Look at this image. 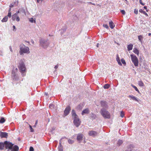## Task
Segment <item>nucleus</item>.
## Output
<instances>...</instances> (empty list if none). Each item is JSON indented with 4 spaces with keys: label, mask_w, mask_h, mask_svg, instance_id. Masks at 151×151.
I'll list each match as a JSON object with an SVG mask.
<instances>
[{
    "label": "nucleus",
    "mask_w": 151,
    "mask_h": 151,
    "mask_svg": "<svg viewBox=\"0 0 151 151\" xmlns=\"http://www.w3.org/2000/svg\"><path fill=\"white\" fill-rule=\"evenodd\" d=\"M5 121V119L3 117H1L0 118V123H3Z\"/></svg>",
    "instance_id": "obj_27"
},
{
    "label": "nucleus",
    "mask_w": 151,
    "mask_h": 151,
    "mask_svg": "<svg viewBox=\"0 0 151 151\" xmlns=\"http://www.w3.org/2000/svg\"><path fill=\"white\" fill-rule=\"evenodd\" d=\"M133 45L132 44L129 45L127 47V50L128 51L132 50V49Z\"/></svg>",
    "instance_id": "obj_22"
},
{
    "label": "nucleus",
    "mask_w": 151,
    "mask_h": 151,
    "mask_svg": "<svg viewBox=\"0 0 151 151\" xmlns=\"http://www.w3.org/2000/svg\"><path fill=\"white\" fill-rule=\"evenodd\" d=\"M100 113L104 118L109 119L110 117L109 112L104 108H102L101 109Z\"/></svg>",
    "instance_id": "obj_3"
},
{
    "label": "nucleus",
    "mask_w": 151,
    "mask_h": 151,
    "mask_svg": "<svg viewBox=\"0 0 151 151\" xmlns=\"http://www.w3.org/2000/svg\"><path fill=\"white\" fill-rule=\"evenodd\" d=\"M148 35H149V36H151V33H149L148 34Z\"/></svg>",
    "instance_id": "obj_55"
},
{
    "label": "nucleus",
    "mask_w": 151,
    "mask_h": 151,
    "mask_svg": "<svg viewBox=\"0 0 151 151\" xmlns=\"http://www.w3.org/2000/svg\"><path fill=\"white\" fill-rule=\"evenodd\" d=\"M138 39L139 40V41L142 43V40L143 39V37L142 35H139L138 36Z\"/></svg>",
    "instance_id": "obj_30"
},
{
    "label": "nucleus",
    "mask_w": 151,
    "mask_h": 151,
    "mask_svg": "<svg viewBox=\"0 0 151 151\" xmlns=\"http://www.w3.org/2000/svg\"><path fill=\"white\" fill-rule=\"evenodd\" d=\"M89 112V110L88 109H84L82 112V114L83 115L85 114H88Z\"/></svg>",
    "instance_id": "obj_19"
},
{
    "label": "nucleus",
    "mask_w": 151,
    "mask_h": 151,
    "mask_svg": "<svg viewBox=\"0 0 151 151\" xmlns=\"http://www.w3.org/2000/svg\"><path fill=\"white\" fill-rule=\"evenodd\" d=\"M13 30L14 31H15V30H14V29H15V30H16V28L15 26L14 25H13Z\"/></svg>",
    "instance_id": "obj_46"
},
{
    "label": "nucleus",
    "mask_w": 151,
    "mask_h": 151,
    "mask_svg": "<svg viewBox=\"0 0 151 151\" xmlns=\"http://www.w3.org/2000/svg\"><path fill=\"white\" fill-rule=\"evenodd\" d=\"M58 68V66L57 65H56L55 66V69H57V68Z\"/></svg>",
    "instance_id": "obj_48"
},
{
    "label": "nucleus",
    "mask_w": 151,
    "mask_h": 151,
    "mask_svg": "<svg viewBox=\"0 0 151 151\" xmlns=\"http://www.w3.org/2000/svg\"><path fill=\"white\" fill-rule=\"evenodd\" d=\"M101 105L102 107H106L107 106V103L105 101H102L101 102Z\"/></svg>",
    "instance_id": "obj_23"
},
{
    "label": "nucleus",
    "mask_w": 151,
    "mask_h": 151,
    "mask_svg": "<svg viewBox=\"0 0 151 151\" xmlns=\"http://www.w3.org/2000/svg\"><path fill=\"white\" fill-rule=\"evenodd\" d=\"M63 138H62L61 139V140L62 139H63Z\"/></svg>",
    "instance_id": "obj_59"
},
{
    "label": "nucleus",
    "mask_w": 151,
    "mask_h": 151,
    "mask_svg": "<svg viewBox=\"0 0 151 151\" xmlns=\"http://www.w3.org/2000/svg\"><path fill=\"white\" fill-rule=\"evenodd\" d=\"M43 0H37V2L38 3H39L40 2H42Z\"/></svg>",
    "instance_id": "obj_47"
},
{
    "label": "nucleus",
    "mask_w": 151,
    "mask_h": 151,
    "mask_svg": "<svg viewBox=\"0 0 151 151\" xmlns=\"http://www.w3.org/2000/svg\"><path fill=\"white\" fill-rule=\"evenodd\" d=\"M121 12L122 13V14L124 15L125 14V12L124 10H122L121 11Z\"/></svg>",
    "instance_id": "obj_42"
},
{
    "label": "nucleus",
    "mask_w": 151,
    "mask_h": 151,
    "mask_svg": "<svg viewBox=\"0 0 151 151\" xmlns=\"http://www.w3.org/2000/svg\"><path fill=\"white\" fill-rule=\"evenodd\" d=\"M138 84L140 86H143L144 85L142 82L141 81H139L138 82Z\"/></svg>",
    "instance_id": "obj_33"
},
{
    "label": "nucleus",
    "mask_w": 151,
    "mask_h": 151,
    "mask_svg": "<svg viewBox=\"0 0 151 151\" xmlns=\"http://www.w3.org/2000/svg\"><path fill=\"white\" fill-rule=\"evenodd\" d=\"M85 142H86L84 140L83 141V143H85Z\"/></svg>",
    "instance_id": "obj_58"
},
{
    "label": "nucleus",
    "mask_w": 151,
    "mask_h": 151,
    "mask_svg": "<svg viewBox=\"0 0 151 151\" xmlns=\"http://www.w3.org/2000/svg\"><path fill=\"white\" fill-rule=\"evenodd\" d=\"M5 148L6 149H9L10 150L13 145V144L12 143L7 141H5Z\"/></svg>",
    "instance_id": "obj_8"
},
{
    "label": "nucleus",
    "mask_w": 151,
    "mask_h": 151,
    "mask_svg": "<svg viewBox=\"0 0 151 151\" xmlns=\"http://www.w3.org/2000/svg\"><path fill=\"white\" fill-rule=\"evenodd\" d=\"M124 114L123 113V112L122 111L121 112V116H120L122 117H123L124 116Z\"/></svg>",
    "instance_id": "obj_43"
},
{
    "label": "nucleus",
    "mask_w": 151,
    "mask_h": 151,
    "mask_svg": "<svg viewBox=\"0 0 151 151\" xmlns=\"http://www.w3.org/2000/svg\"><path fill=\"white\" fill-rule=\"evenodd\" d=\"M12 19L13 21H16L17 22L20 21V18L17 14H14L12 16Z\"/></svg>",
    "instance_id": "obj_9"
},
{
    "label": "nucleus",
    "mask_w": 151,
    "mask_h": 151,
    "mask_svg": "<svg viewBox=\"0 0 151 151\" xmlns=\"http://www.w3.org/2000/svg\"><path fill=\"white\" fill-rule=\"evenodd\" d=\"M68 142L69 144H72L74 142L73 140L70 139H68Z\"/></svg>",
    "instance_id": "obj_34"
},
{
    "label": "nucleus",
    "mask_w": 151,
    "mask_h": 151,
    "mask_svg": "<svg viewBox=\"0 0 151 151\" xmlns=\"http://www.w3.org/2000/svg\"><path fill=\"white\" fill-rule=\"evenodd\" d=\"M139 12L141 13H143L145 15L148 16L147 14L145 11H143L142 9H140L139 10Z\"/></svg>",
    "instance_id": "obj_29"
},
{
    "label": "nucleus",
    "mask_w": 151,
    "mask_h": 151,
    "mask_svg": "<svg viewBox=\"0 0 151 151\" xmlns=\"http://www.w3.org/2000/svg\"><path fill=\"white\" fill-rule=\"evenodd\" d=\"M110 87V85L108 84H105L104 86V88L105 89L108 88Z\"/></svg>",
    "instance_id": "obj_31"
},
{
    "label": "nucleus",
    "mask_w": 151,
    "mask_h": 151,
    "mask_svg": "<svg viewBox=\"0 0 151 151\" xmlns=\"http://www.w3.org/2000/svg\"><path fill=\"white\" fill-rule=\"evenodd\" d=\"M37 120H36V121L35 124H36V125L37 124Z\"/></svg>",
    "instance_id": "obj_53"
},
{
    "label": "nucleus",
    "mask_w": 151,
    "mask_h": 151,
    "mask_svg": "<svg viewBox=\"0 0 151 151\" xmlns=\"http://www.w3.org/2000/svg\"><path fill=\"white\" fill-rule=\"evenodd\" d=\"M72 114L73 118V123L77 127H78L80 125L81 121L78 117V116L76 114L75 111L73 110L72 111Z\"/></svg>",
    "instance_id": "obj_2"
},
{
    "label": "nucleus",
    "mask_w": 151,
    "mask_h": 151,
    "mask_svg": "<svg viewBox=\"0 0 151 151\" xmlns=\"http://www.w3.org/2000/svg\"><path fill=\"white\" fill-rule=\"evenodd\" d=\"M125 1H127V0H125Z\"/></svg>",
    "instance_id": "obj_61"
},
{
    "label": "nucleus",
    "mask_w": 151,
    "mask_h": 151,
    "mask_svg": "<svg viewBox=\"0 0 151 151\" xmlns=\"http://www.w3.org/2000/svg\"><path fill=\"white\" fill-rule=\"evenodd\" d=\"M55 106L53 104H51L49 105V107L50 109H52L54 108Z\"/></svg>",
    "instance_id": "obj_35"
},
{
    "label": "nucleus",
    "mask_w": 151,
    "mask_h": 151,
    "mask_svg": "<svg viewBox=\"0 0 151 151\" xmlns=\"http://www.w3.org/2000/svg\"><path fill=\"white\" fill-rule=\"evenodd\" d=\"M89 136L94 137L98 135V133L94 131H89L88 133Z\"/></svg>",
    "instance_id": "obj_10"
},
{
    "label": "nucleus",
    "mask_w": 151,
    "mask_h": 151,
    "mask_svg": "<svg viewBox=\"0 0 151 151\" xmlns=\"http://www.w3.org/2000/svg\"><path fill=\"white\" fill-rule=\"evenodd\" d=\"M13 5H11L10 6V8L13 7Z\"/></svg>",
    "instance_id": "obj_54"
},
{
    "label": "nucleus",
    "mask_w": 151,
    "mask_h": 151,
    "mask_svg": "<svg viewBox=\"0 0 151 151\" xmlns=\"http://www.w3.org/2000/svg\"><path fill=\"white\" fill-rule=\"evenodd\" d=\"M8 18L7 16L5 17L1 21L2 22H5L7 21Z\"/></svg>",
    "instance_id": "obj_26"
},
{
    "label": "nucleus",
    "mask_w": 151,
    "mask_h": 151,
    "mask_svg": "<svg viewBox=\"0 0 151 151\" xmlns=\"http://www.w3.org/2000/svg\"><path fill=\"white\" fill-rule=\"evenodd\" d=\"M139 2L143 6L145 5V4L142 2V0H139Z\"/></svg>",
    "instance_id": "obj_44"
},
{
    "label": "nucleus",
    "mask_w": 151,
    "mask_h": 151,
    "mask_svg": "<svg viewBox=\"0 0 151 151\" xmlns=\"http://www.w3.org/2000/svg\"><path fill=\"white\" fill-rule=\"evenodd\" d=\"M99 43H97V45H96V47H99Z\"/></svg>",
    "instance_id": "obj_51"
},
{
    "label": "nucleus",
    "mask_w": 151,
    "mask_h": 151,
    "mask_svg": "<svg viewBox=\"0 0 151 151\" xmlns=\"http://www.w3.org/2000/svg\"><path fill=\"white\" fill-rule=\"evenodd\" d=\"M0 135L1 137H6L7 136V133L5 132H1Z\"/></svg>",
    "instance_id": "obj_13"
},
{
    "label": "nucleus",
    "mask_w": 151,
    "mask_h": 151,
    "mask_svg": "<svg viewBox=\"0 0 151 151\" xmlns=\"http://www.w3.org/2000/svg\"><path fill=\"white\" fill-rule=\"evenodd\" d=\"M34 149L32 147H30L29 148V151H34Z\"/></svg>",
    "instance_id": "obj_40"
},
{
    "label": "nucleus",
    "mask_w": 151,
    "mask_h": 151,
    "mask_svg": "<svg viewBox=\"0 0 151 151\" xmlns=\"http://www.w3.org/2000/svg\"><path fill=\"white\" fill-rule=\"evenodd\" d=\"M134 13L135 14H138V10L137 9H134Z\"/></svg>",
    "instance_id": "obj_39"
},
{
    "label": "nucleus",
    "mask_w": 151,
    "mask_h": 151,
    "mask_svg": "<svg viewBox=\"0 0 151 151\" xmlns=\"http://www.w3.org/2000/svg\"><path fill=\"white\" fill-rule=\"evenodd\" d=\"M20 13V12L19 11H18L15 14H18L19 13Z\"/></svg>",
    "instance_id": "obj_49"
},
{
    "label": "nucleus",
    "mask_w": 151,
    "mask_h": 151,
    "mask_svg": "<svg viewBox=\"0 0 151 151\" xmlns=\"http://www.w3.org/2000/svg\"><path fill=\"white\" fill-rule=\"evenodd\" d=\"M5 146V142H0V150H2L4 149V146Z\"/></svg>",
    "instance_id": "obj_18"
},
{
    "label": "nucleus",
    "mask_w": 151,
    "mask_h": 151,
    "mask_svg": "<svg viewBox=\"0 0 151 151\" xmlns=\"http://www.w3.org/2000/svg\"><path fill=\"white\" fill-rule=\"evenodd\" d=\"M28 42V43H29V42Z\"/></svg>",
    "instance_id": "obj_60"
},
{
    "label": "nucleus",
    "mask_w": 151,
    "mask_h": 151,
    "mask_svg": "<svg viewBox=\"0 0 151 151\" xmlns=\"http://www.w3.org/2000/svg\"><path fill=\"white\" fill-rule=\"evenodd\" d=\"M84 105L82 104H81L78 106L76 107V109L78 110L81 109L83 107Z\"/></svg>",
    "instance_id": "obj_17"
},
{
    "label": "nucleus",
    "mask_w": 151,
    "mask_h": 151,
    "mask_svg": "<svg viewBox=\"0 0 151 151\" xmlns=\"http://www.w3.org/2000/svg\"><path fill=\"white\" fill-rule=\"evenodd\" d=\"M10 150H11V151H18L19 148L17 146L15 145L13 146L12 147V149H11Z\"/></svg>",
    "instance_id": "obj_12"
},
{
    "label": "nucleus",
    "mask_w": 151,
    "mask_h": 151,
    "mask_svg": "<svg viewBox=\"0 0 151 151\" xmlns=\"http://www.w3.org/2000/svg\"><path fill=\"white\" fill-rule=\"evenodd\" d=\"M70 109V107L69 106H68L65 108L64 111V115L65 116H67L69 114Z\"/></svg>",
    "instance_id": "obj_11"
},
{
    "label": "nucleus",
    "mask_w": 151,
    "mask_h": 151,
    "mask_svg": "<svg viewBox=\"0 0 151 151\" xmlns=\"http://www.w3.org/2000/svg\"><path fill=\"white\" fill-rule=\"evenodd\" d=\"M103 26L106 29H108L109 28V26L106 24H104Z\"/></svg>",
    "instance_id": "obj_38"
},
{
    "label": "nucleus",
    "mask_w": 151,
    "mask_h": 151,
    "mask_svg": "<svg viewBox=\"0 0 151 151\" xmlns=\"http://www.w3.org/2000/svg\"><path fill=\"white\" fill-rule=\"evenodd\" d=\"M123 143V141L122 140H119L117 142V145L118 146L120 145Z\"/></svg>",
    "instance_id": "obj_28"
},
{
    "label": "nucleus",
    "mask_w": 151,
    "mask_h": 151,
    "mask_svg": "<svg viewBox=\"0 0 151 151\" xmlns=\"http://www.w3.org/2000/svg\"><path fill=\"white\" fill-rule=\"evenodd\" d=\"M11 8H10L9 10V11H10V12H11Z\"/></svg>",
    "instance_id": "obj_57"
},
{
    "label": "nucleus",
    "mask_w": 151,
    "mask_h": 151,
    "mask_svg": "<svg viewBox=\"0 0 151 151\" xmlns=\"http://www.w3.org/2000/svg\"><path fill=\"white\" fill-rule=\"evenodd\" d=\"M91 116L92 119H93L96 118V115L93 113H91Z\"/></svg>",
    "instance_id": "obj_25"
},
{
    "label": "nucleus",
    "mask_w": 151,
    "mask_h": 151,
    "mask_svg": "<svg viewBox=\"0 0 151 151\" xmlns=\"http://www.w3.org/2000/svg\"><path fill=\"white\" fill-rule=\"evenodd\" d=\"M121 61L123 64H124V65H125L126 64L125 61L124 60V59H123V58L122 59H121Z\"/></svg>",
    "instance_id": "obj_36"
},
{
    "label": "nucleus",
    "mask_w": 151,
    "mask_h": 151,
    "mask_svg": "<svg viewBox=\"0 0 151 151\" xmlns=\"http://www.w3.org/2000/svg\"><path fill=\"white\" fill-rule=\"evenodd\" d=\"M109 27L111 29H113L115 25L112 21H110L109 22Z\"/></svg>",
    "instance_id": "obj_16"
},
{
    "label": "nucleus",
    "mask_w": 151,
    "mask_h": 151,
    "mask_svg": "<svg viewBox=\"0 0 151 151\" xmlns=\"http://www.w3.org/2000/svg\"><path fill=\"white\" fill-rule=\"evenodd\" d=\"M133 51L135 54L137 55H139V51L136 48H134L133 49Z\"/></svg>",
    "instance_id": "obj_20"
},
{
    "label": "nucleus",
    "mask_w": 151,
    "mask_h": 151,
    "mask_svg": "<svg viewBox=\"0 0 151 151\" xmlns=\"http://www.w3.org/2000/svg\"><path fill=\"white\" fill-rule=\"evenodd\" d=\"M11 16V12H10V11H9V13H8V16L9 17H10Z\"/></svg>",
    "instance_id": "obj_41"
},
{
    "label": "nucleus",
    "mask_w": 151,
    "mask_h": 151,
    "mask_svg": "<svg viewBox=\"0 0 151 151\" xmlns=\"http://www.w3.org/2000/svg\"><path fill=\"white\" fill-rule=\"evenodd\" d=\"M130 56L131 60L134 65L136 67H137L138 65V60L137 57L134 55H131Z\"/></svg>",
    "instance_id": "obj_5"
},
{
    "label": "nucleus",
    "mask_w": 151,
    "mask_h": 151,
    "mask_svg": "<svg viewBox=\"0 0 151 151\" xmlns=\"http://www.w3.org/2000/svg\"><path fill=\"white\" fill-rule=\"evenodd\" d=\"M29 127L30 129V132H34V129L32 128V127L30 125H29Z\"/></svg>",
    "instance_id": "obj_37"
},
{
    "label": "nucleus",
    "mask_w": 151,
    "mask_h": 151,
    "mask_svg": "<svg viewBox=\"0 0 151 151\" xmlns=\"http://www.w3.org/2000/svg\"><path fill=\"white\" fill-rule=\"evenodd\" d=\"M61 143L62 142L60 140L59 142V145L58 147L59 151H63V147L61 145Z\"/></svg>",
    "instance_id": "obj_15"
},
{
    "label": "nucleus",
    "mask_w": 151,
    "mask_h": 151,
    "mask_svg": "<svg viewBox=\"0 0 151 151\" xmlns=\"http://www.w3.org/2000/svg\"><path fill=\"white\" fill-rule=\"evenodd\" d=\"M19 69L22 73H24L26 70L25 65L23 62L20 63L19 67Z\"/></svg>",
    "instance_id": "obj_7"
},
{
    "label": "nucleus",
    "mask_w": 151,
    "mask_h": 151,
    "mask_svg": "<svg viewBox=\"0 0 151 151\" xmlns=\"http://www.w3.org/2000/svg\"><path fill=\"white\" fill-rule=\"evenodd\" d=\"M48 93H45V94L46 95H48Z\"/></svg>",
    "instance_id": "obj_56"
},
{
    "label": "nucleus",
    "mask_w": 151,
    "mask_h": 151,
    "mask_svg": "<svg viewBox=\"0 0 151 151\" xmlns=\"http://www.w3.org/2000/svg\"><path fill=\"white\" fill-rule=\"evenodd\" d=\"M131 86H132L135 89V90L137 91V92H139V90H138V89L137 88V87L136 86L133 85L132 84H131Z\"/></svg>",
    "instance_id": "obj_32"
},
{
    "label": "nucleus",
    "mask_w": 151,
    "mask_h": 151,
    "mask_svg": "<svg viewBox=\"0 0 151 151\" xmlns=\"http://www.w3.org/2000/svg\"><path fill=\"white\" fill-rule=\"evenodd\" d=\"M9 50H10V51L11 52H13V50H12V46H10L9 47Z\"/></svg>",
    "instance_id": "obj_45"
},
{
    "label": "nucleus",
    "mask_w": 151,
    "mask_h": 151,
    "mask_svg": "<svg viewBox=\"0 0 151 151\" xmlns=\"http://www.w3.org/2000/svg\"><path fill=\"white\" fill-rule=\"evenodd\" d=\"M128 97L129 98H131V99H132L133 100L135 101H136L138 102H139V100L137 99V98L133 95H129L128 96Z\"/></svg>",
    "instance_id": "obj_14"
},
{
    "label": "nucleus",
    "mask_w": 151,
    "mask_h": 151,
    "mask_svg": "<svg viewBox=\"0 0 151 151\" xmlns=\"http://www.w3.org/2000/svg\"><path fill=\"white\" fill-rule=\"evenodd\" d=\"M116 60L119 65H122V63H121L120 58L118 55H116Z\"/></svg>",
    "instance_id": "obj_21"
},
{
    "label": "nucleus",
    "mask_w": 151,
    "mask_h": 151,
    "mask_svg": "<svg viewBox=\"0 0 151 151\" xmlns=\"http://www.w3.org/2000/svg\"><path fill=\"white\" fill-rule=\"evenodd\" d=\"M85 137L82 134L79 133L77 134V140L79 142H81L83 139H84Z\"/></svg>",
    "instance_id": "obj_6"
},
{
    "label": "nucleus",
    "mask_w": 151,
    "mask_h": 151,
    "mask_svg": "<svg viewBox=\"0 0 151 151\" xmlns=\"http://www.w3.org/2000/svg\"><path fill=\"white\" fill-rule=\"evenodd\" d=\"M144 8L145 9H147V7L146 6H145L144 7Z\"/></svg>",
    "instance_id": "obj_52"
},
{
    "label": "nucleus",
    "mask_w": 151,
    "mask_h": 151,
    "mask_svg": "<svg viewBox=\"0 0 151 151\" xmlns=\"http://www.w3.org/2000/svg\"><path fill=\"white\" fill-rule=\"evenodd\" d=\"M19 47V53L21 55H23L24 54H28L30 53V51L29 47L26 46L24 44H21Z\"/></svg>",
    "instance_id": "obj_1"
},
{
    "label": "nucleus",
    "mask_w": 151,
    "mask_h": 151,
    "mask_svg": "<svg viewBox=\"0 0 151 151\" xmlns=\"http://www.w3.org/2000/svg\"><path fill=\"white\" fill-rule=\"evenodd\" d=\"M49 43L46 40L41 39L40 40V45L44 49H46L49 46Z\"/></svg>",
    "instance_id": "obj_4"
},
{
    "label": "nucleus",
    "mask_w": 151,
    "mask_h": 151,
    "mask_svg": "<svg viewBox=\"0 0 151 151\" xmlns=\"http://www.w3.org/2000/svg\"><path fill=\"white\" fill-rule=\"evenodd\" d=\"M31 42H32V44H34V41L33 40H32L31 41Z\"/></svg>",
    "instance_id": "obj_50"
},
{
    "label": "nucleus",
    "mask_w": 151,
    "mask_h": 151,
    "mask_svg": "<svg viewBox=\"0 0 151 151\" xmlns=\"http://www.w3.org/2000/svg\"><path fill=\"white\" fill-rule=\"evenodd\" d=\"M29 21L31 23H34L36 22L35 19H34L33 18H31L29 19Z\"/></svg>",
    "instance_id": "obj_24"
}]
</instances>
